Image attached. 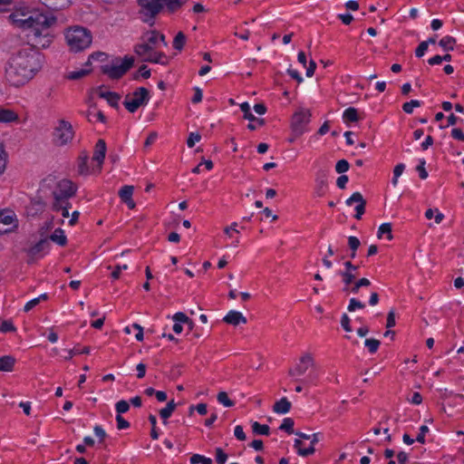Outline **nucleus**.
<instances>
[{"mask_svg": "<svg viewBox=\"0 0 464 464\" xmlns=\"http://www.w3.org/2000/svg\"><path fill=\"white\" fill-rule=\"evenodd\" d=\"M43 57L32 45H24L9 58L5 66V79L14 87H20L31 81L41 70Z\"/></svg>", "mask_w": 464, "mask_h": 464, "instance_id": "f257e3e1", "label": "nucleus"}, {"mask_svg": "<svg viewBox=\"0 0 464 464\" xmlns=\"http://www.w3.org/2000/svg\"><path fill=\"white\" fill-rule=\"evenodd\" d=\"M8 19L14 26L22 30H29L28 36L32 37L34 44L45 47L51 39L49 28L55 23V18L28 8H19L9 14Z\"/></svg>", "mask_w": 464, "mask_h": 464, "instance_id": "f03ea898", "label": "nucleus"}, {"mask_svg": "<svg viewBox=\"0 0 464 464\" xmlns=\"http://www.w3.org/2000/svg\"><path fill=\"white\" fill-rule=\"evenodd\" d=\"M140 41L134 46V53L141 57L142 61L160 64L168 63V57L163 53L155 51L160 44L167 45L163 34L150 31L142 34Z\"/></svg>", "mask_w": 464, "mask_h": 464, "instance_id": "7ed1b4c3", "label": "nucleus"}, {"mask_svg": "<svg viewBox=\"0 0 464 464\" xmlns=\"http://www.w3.org/2000/svg\"><path fill=\"white\" fill-rule=\"evenodd\" d=\"M77 191V186L70 179H61L55 187L51 189L44 185L38 190L37 199L34 203H44L49 199V196H53L56 202L66 201L71 199Z\"/></svg>", "mask_w": 464, "mask_h": 464, "instance_id": "20e7f679", "label": "nucleus"}, {"mask_svg": "<svg viewBox=\"0 0 464 464\" xmlns=\"http://www.w3.org/2000/svg\"><path fill=\"white\" fill-rule=\"evenodd\" d=\"M64 38L69 50L73 53L84 51L92 43L91 31L81 25L68 27L64 31Z\"/></svg>", "mask_w": 464, "mask_h": 464, "instance_id": "39448f33", "label": "nucleus"}, {"mask_svg": "<svg viewBox=\"0 0 464 464\" xmlns=\"http://www.w3.org/2000/svg\"><path fill=\"white\" fill-rule=\"evenodd\" d=\"M187 0H138V4L141 8V13L148 18L143 21L150 23V21L158 14L164 5L171 12L180 8Z\"/></svg>", "mask_w": 464, "mask_h": 464, "instance_id": "423d86ee", "label": "nucleus"}, {"mask_svg": "<svg viewBox=\"0 0 464 464\" xmlns=\"http://www.w3.org/2000/svg\"><path fill=\"white\" fill-rule=\"evenodd\" d=\"M134 59L131 56L115 58L111 63L102 66V72L111 79H119L132 67Z\"/></svg>", "mask_w": 464, "mask_h": 464, "instance_id": "0eeeda50", "label": "nucleus"}, {"mask_svg": "<svg viewBox=\"0 0 464 464\" xmlns=\"http://www.w3.org/2000/svg\"><path fill=\"white\" fill-rule=\"evenodd\" d=\"M74 137L72 124L63 119L57 121L53 133V140L57 146H65L71 143Z\"/></svg>", "mask_w": 464, "mask_h": 464, "instance_id": "6e6552de", "label": "nucleus"}, {"mask_svg": "<svg viewBox=\"0 0 464 464\" xmlns=\"http://www.w3.org/2000/svg\"><path fill=\"white\" fill-rule=\"evenodd\" d=\"M149 100V91L145 87H139L125 97L123 105L130 112H135L140 106L146 105Z\"/></svg>", "mask_w": 464, "mask_h": 464, "instance_id": "1a4fd4ad", "label": "nucleus"}, {"mask_svg": "<svg viewBox=\"0 0 464 464\" xmlns=\"http://www.w3.org/2000/svg\"><path fill=\"white\" fill-rule=\"evenodd\" d=\"M18 227L16 214L11 208H0V235L15 232Z\"/></svg>", "mask_w": 464, "mask_h": 464, "instance_id": "9d476101", "label": "nucleus"}, {"mask_svg": "<svg viewBox=\"0 0 464 464\" xmlns=\"http://www.w3.org/2000/svg\"><path fill=\"white\" fill-rule=\"evenodd\" d=\"M311 112L308 109L301 108L292 117L291 128L295 136H300L306 130L310 122Z\"/></svg>", "mask_w": 464, "mask_h": 464, "instance_id": "9b49d317", "label": "nucleus"}, {"mask_svg": "<svg viewBox=\"0 0 464 464\" xmlns=\"http://www.w3.org/2000/svg\"><path fill=\"white\" fill-rule=\"evenodd\" d=\"M315 441L316 434L307 435L300 433L295 441V447L296 448L299 455L307 456L314 452Z\"/></svg>", "mask_w": 464, "mask_h": 464, "instance_id": "f8f14e48", "label": "nucleus"}, {"mask_svg": "<svg viewBox=\"0 0 464 464\" xmlns=\"http://www.w3.org/2000/svg\"><path fill=\"white\" fill-rule=\"evenodd\" d=\"M106 150L107 147L105 141L102 139L99 140L96 142L92 155V161L97 163L96 170L98 173L101 172L102 170V166L105 159Z\"/></svg>", "mask_w": 464, "mask_h": 464, "instance_id": "ddd939ff", "label": "nucleus"}, {"mask_svg": "<svg viewBox=\"0 0 464 464\" xmlns=\"http://www.w3.org/2000/svg\"><path fill=\"white\" fill-rule=\"evenodd\" d=\"M240 109L241 111L244 112V118L248 120L249 121H251L248 125H247V128L251 130H254L256 129V125L255 123H253L254 121L256 122L258 125H264L265 124V120L264 119H259V118H256L255 117L251 111H250V105L248 102H243L240 104Z\"/></svg>", "mask_w": 464, "mask_h": 464, "instance_id": "4468645a", "label": "nucleus"}, {"mask_svg": "<svg viewBox=\"0 0 464 464\" xmlns=\"http://www.w3.org/2000/svg\"><path fill=\"white\" fill-rule=\"evenodd\" d=\"M312 365V358L309 355H305L300 359L299 363L289 371V374L297 377L304 374L308 368Z\"/></svg>", "mask_w": 464, "mask_h": 464, "instance_id": "2eb2a0df", "label": "nucleus"}, {"mask_svg": "<svg viewBox=\"0 0 464 464\" xmlns=\"http://www.w3.org/2000/svg\"><path fill=\"white\" fill-rule=\"evenodd\" d=\"M223 320L225 323L234 326L246 324V318L243 315V314L235 310L229 311L223 318Z\"/></svg>", "mask_w": 464, "mask_h": 464, "instance_id": "dca6fc26", "label": "nucleus"}, {"mask_svg": "<svg viewBox=\"0 0 464 464\" xmlns=\"http://www.w3.org/2000/svg\"><path fill=\"white\" fill-rule=\"evenodd\" d=\"M346 270L341 275L346 285H350L356 277L357 266H353L350 261L344 263Z\"/></svg>", "mask_w": 464, "mask_h": 464, "instance_id": "f3484780", "label": "nucleus"}, {"mask_svg": "<svg viewBox=\"0 0 464 464\" xmlns=\"http://www.w3.org/2000/svg\"><path fill=\"white\" fill-rule=\"evenodd\" d=\"M224 233L227 238L234 239L233 246H237L240 243L239 235L240 231L237 229V223L234 222L230 226L224 227Z\"/></svg>", "mask_w": 464, "mask_h": 464, "instance_id": "a211bd4d", "label": "nucleus"}, {"mask_svg": "<svg viewBox=\"0 0 464 464\" xmlns=\"http://www.w3.org/2000/svg\"><path fill=\"white\" fill-rule=\"evenodd\" d=\"M291 409V402L286 398H282L277 401L274 406L273 411L278 414H285Z\"/></svg>", "mask_w": 464, "mask_h": 464, "instance_id": "6ab92c4d", "label": "nucleus"}, {"mask_svg": "<svg viewBox=\"0 0 464 464\" xmlns=\"http://www.w3.org/2000/svg\"><path fill=\"white\" fill-rule=\"evenodd\" d=\"M94 172H97L96 167L92 168V170L90 169L88 166V158L86 156L80 158L78 164V173L82 176H87Z\"/></svg>", "mask_w": 464, "mask_h": 464, "instance_id": "aec40b11", "label": "nucleus"}, {"mask_svg": "<svg viewBox=\"0 0 464 464\" xmlns=\"http://www.w3.org/2000/svg\"><path fill=\"white\" fill-rule=\"evenodd\" d=\"M100 96L107 101V102L114 108L119 105L120 95L112 92H101Z\"/></svg>", "mask_w": 464, "mask_h": 464, "instance_id": "412c9836", "label": "nucleus"}, {"mask_svg": "<svg viewBox=\"0 0 464 464\" xmlns=\"http://www.w3.org/2000/svg\"><path fill=\"white\" fill-rule=\"evenodd\" d=\"M256 207L260 208V210L257 213L260 220L270 219L274 221L277 218V216L275 213H273V211L269 208H263V205H256Z\"/></svg>", "mask_w": 464, "mask_h": 464, "instance_id": "4be33fe9", "label": "nucleus"}, {"mask_svg": "<svg viewBox=\"0 0 464 464\" xmlns=\"http://www.w3.org/2000/svg\"><path fill=\"white\" fill-rule=\"evenodd\" d=\"M18 119L17 114L8 109H1L0 110V122L9 123L16 121Z\"/></svg>", "mask_w": 464, "mask_h": 464, "instance_id": "5701e85b", "label": "nucleus"}, {"mask_svg": "<svg viewBox=\"0 0 464 464\" xmlns=\"http://www.w3.org/2000/svg\"><path fill=\"white\" fill-rule=\"evenodd\" d=\"M50 239L56 243L59 246H64L66 245L67 238L64 235V231L61 228H57L53 231V233L51 235Z\"/></svg>", "mask_w": 464, "mask_h": 464, "instance_id": "b1692460", "label": "nucleus"}, {"mask_svg": "<svg viewBox=\"0 0 464 464\" xmlns=\"http://www.w3.org/2000/svg\"><path fill=\"white\" fill-rule=\"evenodd\" d=\"M92 72L91 66H85L83 69L74 70L67 73V78L70 80H79L86 76Z\"/></svg>", "mask_w": 464, "mask_h": 464, "instance_id": "393cba45", "label": "nucleus"}, {"mask_svg": "<svg viewBox=\"0 0 464 464\" xmlns=\"http://www.w3.org/2000/svg\"><path fill=\"white\" fill-rule=\"evenodd\" d=\"M134 187L126 185L119 190V196L124 203H130L133 194Z\"/></svg>", "mask_w": 464, "mask_h": 464, "instance_id": "a878e982", "label": "nucleus"}, {"mask_svg": "<svg viewBox=\"0 0 464 464\" xmlns=\"http://www.w3.org/2000/svg\"><path fill=\"white\" fill-rule=\"evenodd\" d=\"M377 237L379 238H382L386 237L388 240L392 239V224L391 223H383L378 228Z\"/></svg>", "mask_w": 464, "mask_h": 464, "instance_id": "bb28decb", "label": "nucleus"}, {"mask_svg": "<svg viewBox=\"0 0 464 464\" xmlns=\"http://www.w3.org/2000/svg\"><path fill=\"white\" fill-rule=\"evenodd\" d=\"M14 364V359L11 356H3L0 358V371L11 372Z\"/></svg>", "mask_w": 464, "mask_h": 464, "instance_id": "cd10ccee", "label": "nucleus"}, {"mask_svg": "<svg viewBox=\"0 0 464 464\" xmlns=\"http://www.w3.org/2000/svg\"><path fill=\"white\" fill-rule=\"evenodd\" d=\"M456 44L455 38L446 35L440 41L439 44L444 51H452Z\"/></svg>", "mask_w": 464, "mask_h": 464, "instance_id": "c85d7f7f", "label": "nucleus"}, {"mask_svg": "<svg viewBox=\"0 0 464 464\" xmlns=\"http://www.w3.org/2000/svg\"><path fill=\"white\" fill-rule=\"evenodd\" d=\"M47 299H48L47 294H42L38 297H35V298L28 301L24 307V312H29L34 307H35L37 304H39L42 301H45Z\"/></svg>", "mask_w": 464, "mask_h": 464, "instance_id": "c756f323", "label": "nucleus"}, {"mask_svg": "<svg viewBox=\"0 0 464 464\" xmlns=\"http://www.w3.org/2000/svg\"><path fill=\"white\" fill-rule=\"evenodd\" d=\"M425 217L428 219L434 218L435 223L440 224L442 221L444 215L438 208H429L425 212Z\"/></svg>", "mask_w": 464, "mask_h": 464, "instance_id": "7c9ffc66", "label": "nucleus"}, {"mask_svg": "<svg viewBox=\"0 0 464 464\" xmlns=\"http://www.w3.org/2000/svg\"><path fill=\"white\" fill-rule=\"evenodd\" d=\"M86 117H87L88 121L91 122H93V121L105 122L106 121V117L103 114V112L101 111H92L89 110L87 111Z\"/></svg>", "mask_w": 464, "mask_h": 464, "instance_id": "2f4dec72", "label": "nucleus"}, {"mask_svg": "<svg viewBox=\"0 0 464 464\" xmlns=\"http://www.w3.org/2000/svg\"><path fill=\"white\" fill-rule=\"evenodd\" d=\"M176 409L174 401H170L167 403L166 407L160 411V415L163 420L169 419Z\"/></svg>", "mask_w": 464, "mask_h": 464, "instance_id": "473e14b6", "label": "nucleus"}, {"mask_svg": "<svg viewBox=\"0 0 464 464\" xmlns=\"http://www.w3.org/2000/svg\"><path fill=\"white\" fill-rule=\"evenodd\" d=\"M47 245H48L47 240L42 239L29 249V254L32 256H36L40 252L44 251L45 249V247L47 246Z\"/></svg>", "mask_w": 464, "mask_h": 464, "instance_id": "72a5a7b5", "label": "nucleus"}, {"mask_svg": "<svg viewBox=\"0 0 464 464\" xmlns=\"http://www.w3.org/2000/svg\"><path fill=\"white\" fill-rule=\"evenodd\" d=\"M421 105V102L418 100H411L410 102H407L403 103L402 110L405 113L411 114L413 112V110L415 108H418Z\"/></svg>", "mask_w": 464, "mask_h": 464, "instance_id": "f704fd0d", "label": "nucleus"}, {"mask_svg": "<svg viewBox=\"0 0 464 464\" xmlns=\"http://www.w3.org/2000/svg\"><path fill=\"white\" fill-rule=\"evenodd\" d=\"M191 464H212V459L200 454H194L190 457Z\"/></svg>", "mask_w": 464, "mask_h": 464, "instance_id": "c9c22d12", "label": "nucleus"}, {"mask_svg": "<svg viewBox=\"0 0 464 464\" xmlns=\"http://www.w3.org/2000/svg\"><path fill=\"white\" fill-rule=\"evenodd\" d=\"M186 43V36L182 32H179L174 40H173V47L179 51H180Z\"/></svg>", "mask_w": 464, "mask_h": 464, "instance_id": "e433bc0d", "label": "nucleus"}, {"mask_svg": "<svg viewBox=\"0 0 464 464\" xmlns=\"http://www.w3.org/2000/svg\"><path fill=\"white\" fill-rule=\"evenodd\" d=\"M343 119L345 121H356L358 120V112L354 108H348L343 111Z\"/></svg>", "mask_w": 464, "mask_h": 464, "instance_id": "4c0bfd02", "label": "nucleus"}, {"mask_svg": "<svg viewBox=\"0 0 464 464\" xmlns=\"http://www.w3.org/2000/svg\"><path fill=\"white\" fill-rule=\"evenodd\" d=\"M252 429H253V431L256 434H260V435H268L269 434V427L266 424H260L257 421L253 422Z\"/></svg>", "mask_w": 464, "mask_h": 464, "instance_id": "58836bf2", "label": "nucleus"}, {"mask_svg": "<svg viewBox=\"0 0 464 464\" xmlns=\"http://www.w3.org/2000/svg\"><path fill=\"white\" fill-rule=\"evenodd\" d=\"M217 399L218 401L223 404L225 407H232L234 405V402L228 398L226 392H218Z\"/></svg>", "mask_w": 464, "mask_h": 464, "instance_id": "ea45409f", "label": "nucleus"}, {"mask_svg": "<svg viewBox=\"0 0 464 464\" xmlns=\"http://www.w3.org/2000/svg\"><path fill=\"white\" fill-rule=\"evenodd\" d=\"M279 429L291 434L294 432V420L291 418H285Z\"/></svg>", "mask_w": 464, "mask_h": 464, "instance_id": "a19ab883", "label": "nucleus"}, {"mask_svg": "<svg viewBox=\"0 0 464 464\" xmlns=\"http://www.w3.org/2000/svg\"><path fill=\"white\" fill-rule=\"evenodd\" d=\"M7 155L5 151L3 144L0 142V176L5 172L6 168Z\"/></svg>", "mask_w": 464, "mask_h": 464, "instance_id": "79ce46f5", "label": "nucleus"}, {"mask_svg": "<svg viewBox=\"0 0 464 464\" xmlns=\"http://www.w3.org/2000/svg\"><path fill=\"white\" fill-rule=\"evenodd\" d=\"M350 164L346 160H340L336 162L335 170L339 174H343L349 169Z\"/></svg>", "mask_w": 464, "mask_h": 464, "instance_id": "37998d69", "label": "nucleus"}, {"mask_svg": "<svg viewBox=\"0 0 464 464\" xmlns=\"http://www.w3.org/2000/svg\"><path fill=\"white\" fill-rule=\"evenodd\" d=\"M364 344L370 353H374L379 348L380 342L376 339H366Z\"/></svg>", "mask_w": 464, "mask_h": 464, "instance_id": "c03bdc74", "label": "nucleus"}, {"mask_svg": "<svg viewBox=\"0 0 464 464\" xmlns=\"http://www.w3.org/2000/svg\"><path fill=\"white\" fill-rule=\"evenodd\" d=\"M348 245L350 248L353 250L351 256L353 258L355 257V251L360 246V240L356 237L351 236L348 238Z\"/></svg>", "mask_w": 464, "mask_h": 464, "instance_id": "a18cd8bd", "label": "nucleus"}, {"mask_svg": "<svg viewBox=\"0 0 464 464\" xmlns=\"http://www.w3.org/2000/svg\"><path fill=\"white\" fill-rule=\"evenodd\" d=\"M365 305L363 303L360 302L359 300L355 298H351L350 303L348 305V311L349 312H354L356 309H362Z\"/></svg>", "mask_w": 464, "mask_h": 464, "instance_id": "49530a36", "label": "nucleus"}, {"mask_svg": "<svg viewBox=\"0 0 464 464\" xmlns=\"http://www.w3.org/2000/svg\"><path fill=\"white\" fill-rule=\"evenodd\" d=\"M345 203H366V199L360 192H354L349 198L346 199Z\"/></svg>", "mask_w": 464, "mask_h": 464, "instance_id": "de8ad7c7", "label": "nucleus"}, {"mask_svg": "<svg viewBox=\"0 0 464 464\" xmlns=\"http://www.w3.org/2000/svg\"><path fill=\"white\" fill-rule=\"evenodd\" d=\"M201 139V136L198 132H191L187 140V145L188 148H192L195 146L197 142H198Z\"/></svg>", "mask_w": 464, "mask_h": 464, "instance_id": "09e8293b", "label": "nucleus"}, {"mask_svg": "<svg viewBox=\"0 0 464 464\" xmlns=\"http://www.w3.org/2000/svg\"><path fill=\"white\" fill-rule=\"evenodd\" d=\"M115 407H116V411H117L118 414H120V415L122 414V413H125L130 409L129 403L126 401H123V400L119 401L116 403Z\"/></svg>", "mask_w": 464, "mask_h": 464, "instance_id": "8fccbe9b", "label": "nucleus"}, {"mask_svg": "<svg viewBox=\"0 0 464 464\" xmlns=\"http://www.w3.org/2000/svg\"><path fill=\"white\" fill-rule=\"evenodd\" d=\"M227 459V455L223 451L222 449H216V460L218 464H225Z\"/></svg>", "mask_w": 464, "mask_h": 464, "instance_id": "3c124183", "label": "nucleus"}, {"mask_svg": "<svg viewBox=\"0 0 464 464\" xmlns=\"http://www.w3.org/2000/svg\"><path fill=\"white\" fill-rule=\"evenodd\" d=\"M429 42H421L415 51L417 57H422L428 50Z\"/></svg>", "mask_w": 464, "mask_h": 464, "instance_id": "603ef678", "label": "nucleus"}, {"mask_svg": "<svg viewBox=\"0 0 464 464\" xmlns=\"http://www.w3.org/2000/svg\"><path fill=\"white\" fill-rule=\"evenodd\" d=\"M104 56H105L104 53H101V52L92 53V54H90L84 66H91L92 60H102Z\"/></svg>", "mask_w": 464, "mask_h": 464, "instance_id": "864d4df0", "label": "nucleus"}, {"mask_svg": "<svg viewBox=\"0 0 464 464\" xmlns=\"http://www.w3.org/2000/svg\"><path fill=\"white\" fill-rule=\"evenodd\" d=\"M428 431H429V428L426 425L420 426V432H419L418 436L416 437V440L420 443H424L425 436Z\"/></svg>", "mask_w": 464, "mask_h": 464, "instance_id": "5fc2aeb1", "label": "nucleus"}, {"mask_svg": "<svg viewBox=\"0 0 464 464\" xmlns=\"http://www.w3.org/2000/svg\"><path fill=\"white\" fill-rule=\"evenodd\" d=\"M172 319L178 324L187 323L188 321V317L182 312L176 313Z\"/></svg>", "mask_w": 464, "mask_h": 464, "instance_id": "6e6d98bb", "label": "nucleus"}, {"mask_svg": "<svg viewBox=\"0 0 464 464\" xmlns=\"http://www.w3.org/2000/svg\"><path fill=\"white\" fill-rule=\"evenodd\" d=\"M425 163H426L425 160H421L420 161V165H418V167H417V170H418L420 178L421 179H425L428 177V172L425 169Z\"/></svg>", "mask_w": 464, "mask_h": 464, "instance_id": "4d7b16f0", "label": "nucleus"}, {"mask_svg": "<svg viewBox=\"0 0 464 464\" xmlns=\"http://www.w3.org/2000/svg\"><path fill=\"white\" fill-rule=\"evenodd\" d=\"M0 331L2 333L13 332V331H14V324L11 322L4 321L0 324Z\"/></svg>", "mask_w": 464, "mask_h": 464, "instance_id": "13d9d810", "label": "nucleus"}, {"mask_svg": "<svg viewBox=\"0 0 464 464\" xmlns=\"http://www.w3.org/2000/svg\"><path fill=\"white\" fill-rule=\"evenodd\" d=\"M317 68V63L314 60L311 59L309 62V66L306 68V76L312 77Z\"/></svg>", "mask_w": 464, "mask_h": 464, "instance_id": "bf43d9fd", "label": "nucleus"}, {"mask_svg": "<svg viewBox=\"0 0 464 464\" xmlns=\"http://www.w3.org/2000/svg\"><path fill=\"white\" fill-rule=\"evenodd\" d=\"M127 269H128V266L127 265L116 266L115 269L111 273V277L114 280L118 279L120 277V276H121V273L123 270H127Z\"/></svg>", "mask_w": 464, "mask_h": 464, "instance_id": "052dcab7", "label": "nucleus"}, {"mask_svg": "<svg viewBox=\"0 0 464 464\" xmlns=\"http://www.w3.org/2000/svg\"><path fill=\"white\" fill-rule=\"evenodd\" d=\"M116 421L119 430L127 429L130 426V423L126 420H124L120 414L116 416Z\"/></svg>", "mask_w": 464, "mask_h": 464, "instance_id": "680f3d73", "label": "nucleus"}, {"mask_svg": "<svg viewBox=\"0 0 464 464\" xmlns=\"http://www.w3.org/2000/svg\"><path fill=\"white\" fill-rule=\"evenodd\" d=\"M234 435L239 440H245L246 438V434H245V432L243 430V428L240 425H237V426L235 427Z\"/></svg>", "mask_w": 464, "mask_h": 464, "instance_id": "e2e57ef3", "label": "nucleus"}, {"mask_svg": "<svg viewBox=\"0 0 464 464\" xmlns=\"http://www.w3.org/2000/svg\"><path fill=\"white\" fill-rule=\"evenodd\" d=\"M75 355V349H63L61 351V356L64 360H71Z\"/></svg>", "mask_w": 464, "mask_h": 464, "instance_id": "0e129e2a", "label": "nucleus"}, {"mask_svg": "<svg viewBox=\"0 0 464 464\" xmlns=\"http://www.w3.org/2000/svg\"><path fill=\"white\" fill-rule=\"evenodd\" d=\"M132 328L137 331V333L135 334V338L137 339V341H142L143 340V328L138 324H133Z\"/></svg>", "mask_w": 464, "mask_h": 464, "instance_id": "69168bd1", "label": "nucleus"}, {"mask_svg": "<svg viewBox=\"0 0 464 464\" xmlns=\"http://www.w3.org/2000/svg\"><path fill=\"white\" fill-rule=\"evenodd\" d=\"M341 324L346 332H352V328L350 326V318L346 314L343 315Z\"/></svg>", "mask_w": 464, "mask_h": 464, "instance_id": "338daca9", "label": "nucleus"}, {"mask_svg": "<svg viewBox=\"0 0 464 464\" xmlns=\"http://www.w3.org/2000/svg\"><path fill=\"white\" fill-rule=\"evenodd\" d=\"M451 136L456 140L464 141V132L460 129H453L451 130Z\"/></svg>", "mask_w": 464, "mask_h": 464, "instance_id": "774afa93", "label": "nucleus"}]
</instances>
